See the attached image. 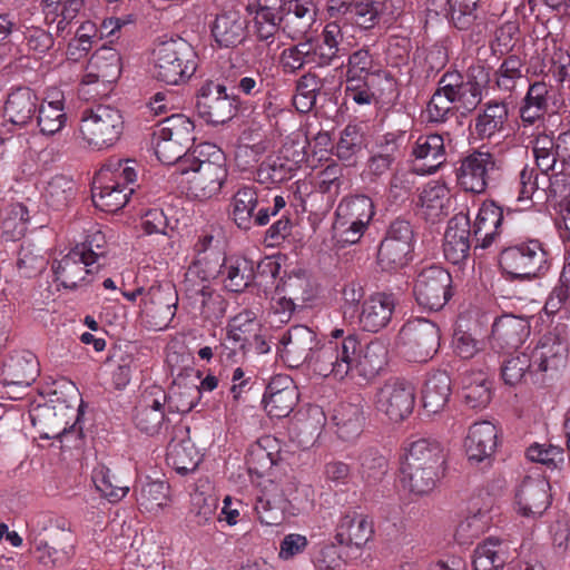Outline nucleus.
<instances>
[{"label": "nucleus", "mask_w": 570, "mask_h": 570, "mask_svg": "<svg viewBox=\"0 0 570 570\" xmlns=\"http://www.w3.org/2000/svg\"><path fill=\"white\" fill-rule=\"evenodd\" d=\"M27 529L30 552L39 563L53 567L69 556L72 534L63 517L39 511L29 518Z\"/></svg>", "instance_id": "nucleus-1"}, {"label": "nucleus", "mask_w": 570, "mask_h": 570, "mask_svg": "<svg viewBox=\"0 0 570 570\" xmlns=\"http://www.w3.org/2000/svg\"><path fill=\"white\" fill-rule=\"evenodd\" d=\"M208 156L206 160H190L181 168L186 176L188 194L199 200L216 196L227 178L225 155L217 146L205 142L199 149V156Z\"/></svg>", "instance_id": "nucleus-2"}, {"label": "nucleus", "mask_w": 570, "mask_h": 570, "mask_svg": "<svg viewBox=\"0 0 570 570\" xmlns=\"http://www.w3.org/2000/svg\"><path fill=\"white\" fill-rule=\"evenodd\" d=\"M197 68V53L184 39L158 43L151 52V75L167 85H179L189 79Z\"/></svg>", "instance_id": "nucleus-3"}, {"label": "nucleus", "mask_w": 570, "mask_h": 570, "mask_svg": "<svg viewBox=\"0 0 570 570\" xmlns=\"http://www.w3.org/2000/svg\"><path fill=\"white\" fill-rule=\"evenodd\" d=\"M544 243L531 238L504 248L499 256L502 271L511 279L534 281L543 277L551 266Z\"/></svg>", "instance_id": "nucleus-4"}, {"label": "nucleus", "mask_w": 570, "mask_h": 570, "mask_svg": "<svg viewBox=\"0 0 570 570\" xmlns=\"http://www.w3.org/2000/svg\"><path fill=\"white\" fill-rule=\"evenodd\" d=\"M124 130L121 112L109 105H97L82 111L79 131L91 148L104 149L115 145Z\"/></svg>", "instance_id": "nucleus-5"}, {"label": "nucleus", "mask_w": 570, "mask_h": 570, "mask_svg": "<svg viewBox=\"0 0 570 570\" xmlns=\"http://www.w3.org/2000/svg\"><path fill=\"white\" fill-rule=\"evenodd\" d=\"M358 340L347 335L343 341H325L312 352L309 370L322 377L343 380L353 374Z\"/></svg>", "instance_id": "nucleus-6"}, {"label": "nucleus", "mask_w": 570, "mask_h": 570, "mask_svg": "<svg viewBox=\"0 0 570 570\" xmlns=\"http://www.w3.org/2000/svg\"><path fill=\"white\" fill-rule=\"evenodd\" d=\"M121 72V58L117 50L102 47L90 58L79 91L87 98L104 97Z\"/></svg>", "instance_id": "nucleus-7"}, {"label": "nucleus", "mask_w": 570, "mask_h": 570, "mask_svg": "<svg viewBox=\"0 0 570 570\" xmlns=\"http://www.w3.org/2000/svg\"><path fill=\"white\" fill-rule=\"evenodd\" d=\"M500 163L489 151L473 150L459 159L458 185L468 193L482 194L500 176Z\"/></svg>", "instance_id": "nucleus-8"}, {"label": "nucleus", "mask_w": 570, "mask_h": 570, "mask_svg": "<svg viewBox=\"0 0 570 570\" xmlns=\"http://www.w3.org/2000/svg\"><path fill=\"white\" fill-rule=\"evenodd\" d=\"M399 345L410 362H428L439 351L440 330L425 318L407 321L399 333Z\"/></svg>", "instance_id": "nucleus-9"}, {"label": "nucleus", "mask_w": 570, "mask_h": 570, "mask_svg": "<svg viewBox=\"0 0 570 570\" xmlns=\"http://www.w3.org/2000/svg\"><path fill=\"white\" fill-rule=\"evenodd\" d=\"M451 274L439 265L424 266L417 271L413 294L417 304L430 311L441 309L452 296Z\"/></svg>", "instance_id": "nucleus-10"}, {"label": "nucleus", "mask_w": 570, "mask_h": 570, "mask_svg": "<svg viewBox=\"0 0 570 570\" xmlns=\"http://www.w3.org/2000/svg\"><path fill=\"white\" fill-rule=\"evenodd\" d=\"M335 542L338 554L345 560H355L363 553L364 547L374 533L372 520L364 513L347 511L336 525Z\"/></svg>", "instance_id": "nucleus-11"}, {"label": "nucleus", "mask_w": 570, "mask_h": 570, "mask_svg": "<svg viewBox=\"0 0 570 570\" xmlns=\"http://www.w3.org/2000/svg\"><path fill=\"white\" fill-rule=\"evenodd\" d=\"M196 110L206 122L220 125L236 115L237 100L226 92L224 85L209 80L198 90Z\"/></svg>", "instance_id": "nucleus-12"}, {"label": "nucleus", "mask_w": 570, "mask_h": 570, "mask_svg": "<svg viewBox=\"0 0 570 570\" xmlns=\"http://www.w3.org/2000/svg\"><path fill=\"white\" fill-rule=\"evenodd\" d=\"M415 404V387L412 383L394 379L386 381L376 392L375 407L392 422L403 421Z\"/></svg>", "instance_id": "nucleus-13"}, {"label": "nucleus", "mask_w": 570, "mask_h": 570, "mask_svg": "<svg viewBox=\"0 0 570 570\" xmlns=\"http://www.w3.org/2000/svg\"><path fill=\"white\" fill-rule=\"evenodd\" d=\"M177 301L170 287L151 286L141 297L140 316L150 328L164 330L175 316Z\"/></svg>", "instance_id": "nucleus-14"}, {"label": "nucleus", "mask_w": 570, "mask_h": 570, "mask_svg": "<svg viewBox=\"0 0 570 570\" xmlns=\"http://www.w3.org/2000/svg\"><path fill=\"white\" fill-rule=\"evenodd\" d=\"M166 405L167 394L160 386L154 385L145 390L134 416L137 429L149 435L159 433L170 422Z\"/></svg>", "instance_id": "nucleus-15"}, {"label": "nucleus", "mask_w": 570, "mask_h": 570, "mask_svg": "<svg viewBox=\"0 0 570 570\" xmlns=\"http://www.w3.org/2000/svg\"><path fill=\"white\" fill-rule=\"evenodd\" d=\"M55 282L67 289H77L91 282L97 273L98 265H92L90 258H83L81 248H72L60 259L53 261L51 265Z\"/></svg>", "instance_id": "nucleus-16"}, {"label": "nucleus", "mask_w": 570, "mask_h": 570, "mask_svg": "<svg viewBox=\"0 0 570 570\" xmlns=\"http://www.w3.org/2000/svg\"><path fill=\"white\" fill-rule=\"evenodd\" d=\"M320 345L316 333L305 325H295L279 340L278 353L282 360L291 367L307 364L312 352Z\"/></svg>", "instance_id": "nucleus-17"}, {"label": "nucleus", "mask_w": 570, "mask_h": 570, "mask_svg": "<svg viewBox=\"0 0 570 570\" xmlns=\"http://www.w3.org/2000/svg\"><path fill=\"white\" fill-rule=\"evenodd\" d=\"M550 503V484L541 475L525 476L515 490L517 511L523 517H539Z\"/></svg>", "instance_id": "nucleus-18"}, {"label": "nucleus", "mask_w": 570, "mask_h": 570, "mask_svg": "<svg viewBox=\"0 0 570 570\" xmlns=\"http://www.w3.org/2000/svg\"><path fill=\"white\" fill-rule=\"evenodd\" d=\"M345 33V28L338 22L326 23L317 38L316 45L312 47L313 62L326 67L346 56L353 43Z\"/></svg>", "instance_id": "nucleus-19"}, {"label": "nucleus", "mask_w": 570, "mask_h": 570, "mask_svg": "<svg viewBox=\"0 0 570 570\" xmlns=\"http://www.w3.org/2000/svg\"><path fill=\"white\" fill-rule=\"evenodd\" d=\"M288 500L282 484L265 480L256 498L254 510L262 524L278 525L285 520Z\"/></svg>", "instance_id": "nucleus-20"}, {"label": "nucleus", "mask_w": 570, "mask_h": 570, "mask_svg": "<svg viewBox=\"0 0 570 570\" xmlns=\"http://www.w3.org/2000/svg\"><path fill=\"white\" fill-rule=\"evenodd\" d=\"M200 458L199 451L189 438V428L185 424L175 425L167 446V463L179 474L185 475L196 470Z\"/></svg>", "instance_id": "nucleus-21"}, {"label": "nucleus", "mask_w": 570, "mask_h": 570, "mask_svg": "<svg viewBox=\"0 0 570 570\" xmlns=\"http://www.w3.org/2000/svg\"><path fill=\"white\" fill-rule=\"evenodd\" d=\"M258 196L254 186H242L234 194L230 202V216L238 228L248 230L253 226H265L268 224V209L259 208Z\"/></svg>", "instance_id": "nucleus-22"}, {"label": "nucleus", "mask_w": 570, "mask_h": 570, "mask_svg": "<svg viewBox=\"0 0 570 570\" xmlns=\"http://www.w3.org/2000/svg\"><path fill=\"white\" fill-rule=\"evenodd\" d=\"M298 401V392L288 375L274 376L266 386L263 402L265 410L272 417H286Z\"/></svg>", "instance_id": "nucleus-23"}, {"label": "nucleus", "mask_w": 570, "mask_h": 570, "mask_svg": "<svg viewBox=\"0 0 570 570\" xmlns=\"http://www.w3.org/2000/svg\"><path fill=\"white\" fill-rule=\"evenodd\" d=\"M517 556L513 542L491 537L474 549L473 567L474 570H501Z\"/></svg>", "instance_id": "nucleus-24"}, {"label": "nucleus", "mask_w": 570, "mask_h": 570, "mask_svg": "<svg viewBox=\"0 0 570 570\" xmlns=\"http://www.w3.org/2000/svg\"><path fill=\"white\" fill-rule=\"evenodd\" d=\"M414 170L420 175L435 173L446 161V148L443 136L430 134L420 136L413 148Z\"/></svg>", "instance_id": "nucleus-25"}, {"label": "nucleus", "mask_w": 570, "mask_h": 570, "mask_svg": "<svg viewBox=\"0 0 570 570\" xmlns=\"http://www.w3.org/2000/svg\"><path fill=\"white\" fill-rule=\"evenodd\" d=\"M530 328V321L527 317L503 314L495 318L492 325V344L501 350L518 348L529 337Z\"/></svg>", "instance_id": "nucleus-26"}, {"label": "nucleus", "mask_w": 570, "mask_h": 570, "mask_svg": "<svg viewBox=\"0 0 570 570\" xmlns=\"http://www.w3.org/2000/svg\"><path fill=\"white\" fill-rule=\"evenodd\" d=\"M395 309L393 295L376 293L362 304L357 316L358 325L363 331L377 333L385 328L392 320Z\"/></svg>", "instance_id": "nucleus-27"}, {"label": "nucleus", "mask_w": 570, "mask_h": 570, "mask_svg": "<svg viewBox=\"0 0 570 570\" xmlns=\"http://www.w3.org/2000/svg\"><path fill=\"white\" fill-rule=\"evenodd\" d=\"M532 366L535 367L540 377L549 368L556 367L557 363L566 357L568 345L566 338L557 332H548L532 348H527Z\"/></svg>", "instance_id": "nucleus-28"}, {"label": "nucleus", "mask_w": 570, "mask_h": 570, "mask_svg": "<svg viewBox=\"0 0 570 570\" xmlns=\"http://www.w3.org/2000/svg\"><path fill=\"white\" fill-rule=\"evenodd\" d=\"M470 222L465 215L452 217L444 233L443 253L452 264L464 262L470 253Z\"/></svg>", "instance_id": "nucleus-29"}, {"label": "nucleus", "mask_w": 570, "mask_h": 570, "mask_svg": "<svg viewBox=\"0 0 570 570\" xmlns=\"http://www.w3.org/2000/svg\"><path fill=\"white\" fill-rule=\"evenodd\" d=\"M508 119L509 108L507 102L487 101L473 119V134L481 140H490L504 131Z\"/></svg>", "instance_id": "nucleus-30"}, {"label": "nucleus", "mask_w": 570, "mask_h": 570, "mask_svg": "<svg viewBox=\"0 0 570 570\" xmlns=\"http://www.w3.org/2000/svg\"><path fill=\"white\" fill-rule=\"evenodd\" d=\"M317 8L312 0L288 1L283 18V32L292 40L303 38L316 21Z\"/></svg>", "instance_id": "nucleus-31"}, {"label": "nucleus", "mask_w": 570, "mask_h": 570, "mask_svg": "<svg viewBox=\"0 0 570 570\" xmlns=\"http://www.w3.org/2000/svg\"><path fill=\"white\" fill-rule=\"evenodd\" d=\"M183 293L190 308L205 320L214 321L224 316L225 301L212 285L183 286Z\"/></svg>", "instance_id": "nucleus-32"}, {"label": "nucleus", "mask_w": 570, "mask_h": 570, "mask_svg": "<svg viewBox=\"0 0 570 570\" xmlns=\"http://www.w3.org/2000/svg\"><path fill=\"white\" fill-rule=\"evenodd\" d=\"M498 431L489 421L474 423L465 439L469 461L480 463L490 459L497 449Z\"/></svg>", "instance_id": "nucleus-33"}, {"label": "nucleus", "mask_w": 570, "mask_h": 570, "mask_svg": "<svg viewBox=\"0 0 570 570\" xmlns=\"http://www.w3.org/2000/svg\"><path fill=\"white\" fill-rule=\"evenodd\" d=\"M39 371V362L32 352H14L3 364V381L8 385L29 386L36 381Z\"/></svg>", "instance_id": "nucleus-34"}, {"label": "nucleus", "mask_w": 570, "mask_h": 570, "mask_svg": "<svg viewBox=\"0 0 570 570\" xmlns=\"http://www.w3.org/2000/svg\"><path fill=\"white\" fill-rule=\"evenodd\" d=\"M299 160L288 158V149L283 148L276 155L267 156L256 170L259 184L275 186L293 178Z\"/></svg>", "instance_id": "nucleus-35"}, {"label": "nucleus", "mask_w": 570, "mask_h": 570, "mask_svg": "<svg viewBox=\"0 0 570 570\" xmlns=\"http://www.w3.org/2000/svg\"><path fill=\"white\" fill-rule=\"evenodd\" d=\"M37 109V95L30 88H17L7 98L4 117L11 124L22 128L32 120Z\"/></svg>", "instance_id": "nucleus-36"}, {"label": "nucleus", "mask_w": 570, "mask_h": 570, "mask_svg": "<svg viewBox=\"0 0 570 570\" xmlns=\"http://www.w3.org/2000/svg\"><path fill=\"white\" fill-rule=\"evenodd\" d=\"M246 27L247 21L238 11H227L216 17L212 35L219 47H236L245 39Z\"/></svg>", "instance_id": "nucleus-37"}, {"label": "nucleus", "mask_w": 570, "mask_h": 570, "mask_svg": "<svg viewBox=\"0 0 570 570\" xmlns=\"http://www.w3.org/2000/svg\"><path fill=\"white\" fill-rule=\"evenodd\" d=\"M92 202L97 208L106 213L120 210L128 202L134 188L119 180L99 183L94 180Z\"/></svg>", "instance_id": "nucleus-38"}, {"label": "nucleus", "mask_w": 570, "mask_h": 570, "mask_svg": "<svg viewBox=\"0 0 570 570\" xmlns=\"http://www.w3.org/2000/svg\"><path fill=\"white\" fill-rule=\"evenodd\" d=\"M402 463L417 464L444 471L445 453L440 442L432 439H417L409 444Z\"/></svg>", "instance_id": "nucleus-39"}, {"label": "nucleus", "mask_w": 570, "mask_h": 570, "mask_svg": "<svg viewBox=\"0 0 570 570\" xmlns=\"http://www.w3.org/2000/svg\"><path fill=\"white\" fill-rule=\"evenodd\" d=\"M220 278L227 291L233 293L244 292L255 278L253 262L240 256L224 258Z\"/></svg>", "instance_id": "nucleus-40"}, {"label": "nucleus", "mask_w": 570, "mask_h": 570, "mask_svg": "<svg viewBox=\"0 0 570 570\" xmlns=\"http://www.w3.org/2000/svg\"><path fill=\"white\" fill-rule=\"evenodd\" d=\"M452 393V381L446 371H435L429 375L422 390L423 407L435 414L448 404Z\"/></svg>", "instance_id": "nucleus-41"}, {"label": "nucleus", "mask_w": 570, "mask_h": 570, "mask_svg": "<svg viewBox=\"0 0 570 570\" xmlns=\"http://www.w3.org/2000/svg\"><path fill=\"white\" fill-rule=\"evenodd\" d=\"M551 89L552 87L544 81H535L529 86L520 108V117L524 126L543 120L548 112Z\"/></svg>", "instance_id": "nucleus-42"}, {"label": "nucleus", "mask_w": 570, "mask_h": 570, "mask_svg": "<svg viewBox=\"0 0 570 570\" xmlns=\"http://www.w3.org/2000/svg\"><path fill=\"white\" fill-rule=\"evenodd\" d=\"M374 213V204L368 196H347L337 205L335 220L355 226H368Z\"/></svg>", "instance_id": "nucleus-43"}, {"label": "nucleus", "mask_w": 570, "mask_h": 570, "mask_svg": "<svg viewBox=\"0 0 570 570\" xmlns=\"http://www.w3.org/2000/svg\"><path fill=\"white\" fill-rule=\"evenodd\" d=\"M419 204L425 218L434 222L448 215L450 190L440 181H431L420 193Z\"/></svg>", "instance_id": "nucleus-44"}, {"label": "nucleus", "mask_w": 570, "mask_h": 570, "mask_svg": "<svg viewBox=\"0 0 570 570\" xmlns=\"http://www.w3.org/2000/svg\"><path fill=\"white\" fill-rule=\"evenodd\" d=\"M333 420L338 436L344 441L356 439L363 431L364 409L361 403H342L335 409Z\"/></svg>", "instance_id": "nucleus-45"}, {"label": "nucleus", "mask_w": 570, "mask_h": 570, "mask_svg": "<svg viewBox=\"0 0 570 570\" xmlns=\"http://www.w3.org/2000/svg\"><path fill=\"white\" fill-rule=\"evenodd\" d=\"M503 219L502 209L493 202L483 203L476 215L473 233L476 240L481 242V247H489L495 236Z\"/></svg>", "instance_id": "nucleus-46"}, {"label": "nucleus", "mask_w": 570, "mask_h": 570, "mask_svg": "<svg viewBox=\"0 0 570 570\" xmlns=\"http://www.w3.org/2000/svg\"><path fill=\"white\" fill-rule=\"evenodd\" d=\"M222 263L218 252H209L208 255L195 256L193 263L185 273L183 286H206L220 276Z\"/></svg>", "instance_id": "nucleus-47"}, {"label": "nucleus", "mask_w": 570, "mask_h": 570, "mask_svg": "<svg viewBox=\"0 0 570 570\" xmlns=\"http://www.w3.org/2000/svg\"><path fill=\"white\" fill-rule=\"evenodd\" d=\"M461 395L469 407H484L491 400L490 383L485 373L464 372L461 375Z\"/></svg>", "instance_id": "nucleus-48"}, {"label": "nucleus", "mask_w": 570, "mask_h": 570, "mask_svg": "<svg viewBox=\"0 0 570 570\" xmlns=\"http://www.w3.org/2000/svg\"><path fill=\"white\" fill-rule=\"evenodd\" d=\"M387 358V347L380 341H371L363 350L358 345L355 351V365L353 373L362 376H373L377 374L385 365Z\"/></svg>", "instance_id": "nucleus-49"}, {"label": "nucleus", "mask_w": 570, "mask_h": 570, "mask_svg": "<svg viewBox=\"0 0 570 570\" xmlns=\"http://www.w3.org/2000/svg\"><path fill=\"white\" fill-rule=\"evenodd\" d=\"M194 122L181 114L167 117L154 132V137H166L181 148L188 150L195 140Z\"/></svg>", "instance_id": "nucleus-50"}, {"label": "nucleus", "mask_w": 570, "mask_h": 570, "mask_svg": "<svg viewBox=\"0 0 570 570\" xmlns=\"http://www.w3.org/2000/svg\"><path fill=\"white\" fill-rule=\"evenodd\" d=\"M401 472L404 484L411 492L419 495L430 493L444 473V471L409 463H402Z\"/></svg>", "instance_id": "nucleus-51"}, {"label": "nucleus", "mask_w": 570, "mask_h": 570, "mask_svg": "<svg viewBox=\"0 0 570 570\" xmlns=\"http://www.w3.org/2000/svg\"><path fill=\"white\" fill-rule=\"evenodd\" d=\"M51 100L43 101L38 110V126L43 135H55L60 131L67 121L63 96L60 92L51 95Z\"/></svg>", "instance_id": "nucleus-52"}, {"label": "nucleus", "mask_w": 570, "mask_h": 570, "mask_svg": "<svg viewBox=\"0 0 570 570\" xmlns=\"http://www.w3.org/2000/svg\"><path fill=\"white\" fill-rule=\"evenodd\" d=\"M501 375L504 383L511 386L521 383L527 376H530L533 383L542 382V377H540L535 367L532 366L528 351L507 358L502 364Z\"/></svg>", "instance_id": "nucleus-53"}, {"label": "nucleus", "mask_w": 570, "mask_h": 570, "mask_svg": "<svg viewBox=\"0 0 570 570\" xmlns=\"http://www.w3.org/2000/svg\"><path fill=\"white\" fill-rule=\"evenodd\" d=\"M92 480L97 490L111 503L121 501L130 489L125 480L105 465L94 470Z\"/></svg>", "instance_id": "nucleus-54"}, {"label": "nucleus", "mask_w": 570, "mask_h": 570, "mask_svg": "<svg viewBox=\"0 0 570 570\" xmlns=\"http://www.w3.org/2000/svg\"><path fill=\"white\" fill-rule=\"evenodd\" d=\"M75 195V183L70 178L59 175L48 183L43 198L46 204L55 210L66 208Z\"/></svg>", "instance_id": "nucleus-55"}, {"label": "nucleus", "mask_w": 570, "mask_h": 570, "mask_svg": "<svg viewBox=\"0 0 570 570\" xmlns=\"http://www.w3.org/2000/svg\"><path fill=\"white\" fill-rule=\"evenodd\" d=\"M30 215L26 205L14 203L8 206L2 219V234L7 240H17L24 236Z\"/></svg>", "instance_id": "nucleus-56"}, {"label": "nucleus", "mask_w": 570, "mask_h": 570, "mask_svg": "<svg viewBox=\"0 0 570 570\" xmlns=\"http://www.w3.org/2000/svg\"><path fill=\"white\" fill-rule=\"evenodd\" d=\"M383 12V3L374 0H356L348 8L347 19L362 29L377 24Z\"/></svg>", "instance_id": "nucleus-57"}, {"label": "nucleus", "mask_w": 570, "mask_h": 570, "mask_svg": "<svg viewBox=\"0 0 570 570\" xmlns=\"http://www.w3.org/2000/svg\"><path fill=\"white\" fill-rule=\"evenodd\" d=\"M134 161L129 159L110 158L101 167L95 180L99 183H111L119 180L125 184H132L136 180V169L132 166Z\"/></svg>", "instance_id": "nucleus-58"}, {"label": "nucleus", "mask_w": 570, "mask_h": 570, "mask_svg": "<svg viewBox=\"0 0 570 570\" xmlns=\"http://www.w3.org/2000/svg\"><path fill=\"white\" fill-rule=\"evenodd\" d=\"M570 299V263L564 264L559 279L543 306V311L547 315L553 316L560 312L562 306Z\"/></svg>", "instance_id": "nucleus-59"}, {"label": "nucleus", "mask_w": 570, "mask_h": 570, "mask_svg": "<svg viewBox=\"0 0 570 570\" xmlns=\"http://www.w3.org/2000/svg\"><path fill=\"white\" fill-rule=\"evenodd\" d=\"M321 88L316 75L306 73L299 78L296 85V94L293 97V105L299 112H308L316 102V92Z\"/></svg>", "instance_id": "nucleus-60"}, {"label": "nucleus", "mask_w": 570, "mask_h": 570, "mask_svg": "<svg viewBox=\"0 0 570 570\" xmlns=\"http://www.w3.org/2000/svg\"><path fill=\"white\" fill-rule=\"evenodd\" d=\"M46 266V258L41 249L30 242H22L19 246L17 267L26 277L40 273Z\"/></svg>", "instance_id": "nucleus-61"}, {"label": "nucleus", "mask_w": 570, "mask_h": 570, "mask_svg": "<svg viewBox=\"0 0 570 570\" xmlns=\"http://www.w3.org/2000/svg\"><path fill=\"white\" fill-rule=\"evenodd\" d=\"M311 61H313V51L309 42H299L286 48L279 57V63L286 73H295Z\"/></svg>", "instance_id": "nucleus-62"}, {"label": "nucleus", "mask_w": 570, "mask_h": 570, "mask_svg": "<svg viewBox=\"0 0 570 570\" xmlns=\"http://www.w3.org/2000/svg\"><path fill=\"white\" fill-rule=\"evenodd\" d=\"M411 252L402 245L382 240L377 250V263L383 271H396L409 263Z\"/></svg>", "instance_id": "nucleus-63"}, {"label": "nucleus", "mask_w": 570, "mask_h": 570, "mask_svg": "<svg viewBox=\"0 0 570 570\" xmlns=\"http://www.w3.org/2000/svg\"><path fill=\"white\" fill-rule=\"evenodd\" d=\"M456 109L463 112L475 110L482 100V90L479 82L468 79L466 82L454 89V92L448 94Z\"/></svg>", "instance_id": "nucleus-64"}]
</instances>
